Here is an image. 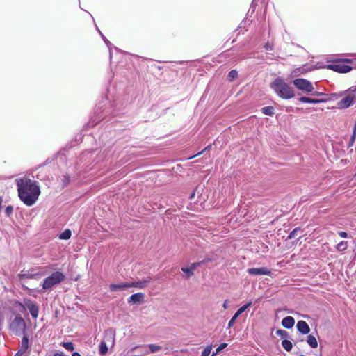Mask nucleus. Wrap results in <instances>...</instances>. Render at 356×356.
Wrapping results in <instances>:
<instances>
[{
    "mask_svg": "<svg viewBox=\"0 0 356 356\" xmlns=\"http://www.w3.org/2000/svg\"><path fill=\"white\" fill-rule=\"evenodd\" d=\"M181 270L185 273L187 278H190L191 276L194 275V271L193 270L191 266L181 267Z\"/></svg>",
    "mask_w": 356,
    "mask_h": 356,
    "instance_id": "473e14b6",
    "label": "nucleus"
},
{
    "mask_svg": "<svg viewBox=\"0 0 356 356\" xmlns=\"http://www.w3.org/2000/svg\"><path fill=\"white\" fill-rule=\"evenodd\" d=\"M16 185L20 200L28 207L33 206L41 193L38 183L30 179H19Z\"/></svg>",
    "mask_w": 356,
    "mask_h": 356,
    "instance_id": "f257e3e1",
    "label": "nucleus"
},
{
    "mask_svg": "<svg viewBox=\"0 0 356 356\" xmlns=\"http://www.w3.org/2000/svg\"><path fill=\"white\" fill-rule=\"evenodd\" d=\"M150 282V279H143L142 280L135 281V282H129V286L131 287H135L137 289H144L146 287L147 284Z\"/></svg>",
    "mask_w": 356,
    "mask_h": 356,
    "instance_id": "5701e85b",
    "label": "nucleus"
},
{
    "mask_svg": "<svg viewBox=\"0 0 356 356\" xmlns=\"http://www.w3.org/2000/svg\"><path fill=\"white\" fill-rule=\"evenodd\" d=\"M131 351L134 352L133 356H143L149 354L148 350L146 349H138L137 350L134 351L132 348Z\"/></svg>",
    "mask_w": 356,
    "mask_h": 356,
    "instance_id": "c9c22d12",
    "label": "nucleus"
},
{
    "mask_svg": "<svg viewBox=\"0 0 356 356\" xmlns=\"http://www.w3.org/2000/svg\"><path fill=\"white\" fill-rule=\"evenodd\" d=\"M338 234L340 237L343 238H347L348 237V234L344 231L339 232Z\"/></svg>",
    "mask_w": 356,
    "mask_h": 356,
    "instance_id": "49530a36",
    "label": "nucleus"
},
{
    "mask_svg": "<svg viewBox=\"0 0 356 356\" xmlns=\"http://www.w3.org/2000/svg\"><path fill=\"white\" fill-rule=\"evenodd\" d=\"M227 343H220L218 347L216 349L215 351L213 352L211 356H216L218 353H220L223 349L227 348Z\"/></svg>",
    "mask_w": 356,
    "mask_h": 356,
    "instance_id": "72a5a7b5",
    "label": "nucleus"
},
{
    "mask_svg": "<svg viewBox=\"0 0 356 356\" xmlns=\"http://www.w3.org/2000/svg\"><path fill=\"white\" fill-rule=\"evenodd\" d=\"M344 93H345V92H341L339 93H332L331 96H332V99H337L339 97L342 96Z\"/></svg>",
    "mask_w": 356,
    "mask_h": 356,
    "instance_id": "8fccbe9b",
    "label": "nucleus"
},
{
    "mask_svg": "<svg viewBox=\"0 0 356 356\" xmlns=\"http://www.w3.org/2000/svg\"><path fill=\"white\" fill-rule=\"evenodd\" d=\"M65 149H60L56 154L53 156L52 159L48 158L45 160L44 162H43L42 164L38 165L32 170V177H35L39 180H44L45 179L46 176L40 174V172H37L38 170H40L41 168L47 165V164L50 163L53 160L55 159L58 158L59 159L65 161L66 159V155L65 154Z\"/></svg>",
    "mask_w": 356,
    "mask_h": 356,
    "instance_id": "0eeeda50",
    "label": "nucleus"
},
{
    "mask_svg": "<svg viewBox=\"0 0 356 356\" xmlns=\"http://www.w3.org/2000/svg\"><path fill=\"white\" fill-rule=\"evenodd\" d=\"M212 350V345L207 346L201 353V356H209Z\"/></svg>",
    "mask_w": 356,
    "mask_h": 356,
    "instance_id": "58836bf2",
    "label": "nucleus"
},
{
    "mask_svg": "<svg viewBox=\"0 0 356 356\" xmlns=\"http://www.w3.org/2000/svg\"><path fill=\"white\" fill-rule=\"evenodd\" d=\"M145 294L141 292H138L132 294L128 299L127 303L129 305H139L144 302Z\"/></svg>",
    "mask_w": 356,
    "mask_h": 356,
    "instance_id": "dca6fc26",
    "label": "nucleus"
},
{
    "mask_svg": "<svg viewBox=\"0 0 356 356\" xmlns=\"http://www.w3.org/2000/svg\"><path fill=\"white\" fill-rule=\"evenodd\" d=\"M222 307L224 309H227V300H225L222 305Z\"/></svg>",
    "mask_w": 356,
    "mask_h": 356,
    "instance_id": "680f3d73",
    "label": "nucleus"
},
{
    "mask_svg": "<svg viewBox=\"0 0 356 356\" xmlns=\"http://www.w3.org/2000/svg\"><path fill=\"white\" fill-rule=\"evenodd\" d=\"M276 334L283 339H291V336L289 332L284 330L277 329L276 330Z\"/></svg>",
    "mask_w": 356,
    "mask_h": 356,
    "instance_id": "7c9ffc66",
    "label": "nucleus"
},
{
    "mask_svg": "<svg viewBox=\"0 0 356 356\" xmlns=\"http://www.w3.org/2000/svg\"><path fill=\"white\" fill-rule=\"evenodd\" d=\"M195 195V192L193 191L191 195H190V199H192Z\"/></svg>",
    "mask_w": 356,
    "mask_h": 356,
    "instance_id": "e2e57ef3",
    "label": "nucleus"
},
{
    "mask_svg": "<svg viewBox=\"0 0 356 356\" xmlns=\"http://www.w3.org/2000/svg\"><path fill=\"white\" fill-rule=\"evenodd\" d=\"M211 144H209L207 147H205V148L203 150H202L201 152H198L195 155L190 156L189 159H193V158H195L197 156L201 155L204 152L209 151L211 149Z\"/></svg>",
    "mask_w": 356,
    "mask_h": 356,
    "instance_id": "ea45409f",
    "label": "nucleus"
},
{
    "mask_svg": "<svg viewBox=\"0 0 356 356\" xmlns=\"http://www.w3.org/2000/svg\"><path fill=\"white\" fill-rule=\"evenodd\" d=\"M24 354L22 353L21 352H19V351H17L15 353V354L14 355V356H22Z\"/></svg>",
    "mask_w": 356,
    "mask_h": 356,
    "instance_id": "bf43d9fd",
    "label": "nucleus"
},
{
    "mask_svg": "<svg viewBox=\"0 0 356 356\" xmlns=\"http://www.w3.org/2000/svg\"><path fill=\"white\" fill-rule=\"evenodd\" d=\"M306 341L312 348H316L318 347V341L313 334H309L307 337Z\"/></svg>",
    "mask_w": 356,
    "mask_h": 356,
    "instance_id": "a878e982",
    "label": "nucleus"
},
{
    "mask_svg": "<svg viewBox=\"0 0 356 356\" xmlns=\"http://www.w3.org/2000/svg\"><path fill=\"white\" fill-rule=\"evenodd\" d=\"M13 212V207L8 205L5 209V214L7 217H9Z\"/></svg>",
    "mask_w": 356,
    "mask_h": 356,
    "instance_id": "a19ab883",
    "label": "nucleus"
},
{
    "mask_svg": "<svg viewBox=\"0 0 356 356\" xmlns=\"http://www.w3.org/2000/svg\"><path fill=\"white\" fill-rule=\"evenodd\" d=\"M345 93L348 92L349 93H353L356 95V86H351L348 90L344 91Z\"/></svg>",
    "mask_w": 356,
    "mask_h": 356,
    "instance_id": "de8ad7c7",
    "label": "nucleus"
},
{
    "mask_svg": "<svg viewBox=\"0 0 356 356\" xmlns=\"http://www.w3.org/2000/svg\"><path fill=\"white\" fill-rule=\"evenodd\" d=\"M264 47L267 51H272V50H273V45L272 44H270L269 42H267L264 44Z\"/></svg>",
    "mask_w": 356,
    "mask_h": 356,
    "instance_id": "a18cd8bd",
    "label": "nucleus"
},
{
    "mask_svg": "<svg viewBox=\"0 0 356 356\" xmlns=\"http://www.w3.org/2000/svg\"><path fill=\"white\" fill-rule=\"evenodd\" d=\"M29 348V336L26 333H24V334L22 337L20 345H19V349L17 350L19 352H21L22 353L24 354Z\"/></svg>",
    "mask_w": 356,
    "mask_h": 356,
    "instance_id": "412c9836",
    "label": "nucleus"
},
{
    "mask_svg": "<svg viewBox=\"0 0 356 356\" xmlns=\"http://www.w3.org/2000/svg\"><path fill=\"white\" fill-rule=\"evenodd\" d=\"M270 88L282 99H290L296 96L293 88L281 77H277L270 84Z\"/></svg>",
    "mask_w": 356,
    "mask_h": 356,
    "instance_id": "7ed1b4c3",
    "label": "nucleus"
},
{
    "mask_svg": "<svg viewBox=\"0 0 356 356\" xmlns=\"http://www.w3.org/2000/svg\"><path fill=\"white\" fill-rule=\"evenodd\" d=\"M95 27H96V29L97 30V31L99 32V33L100 34L101 31L99 29V28L97 27V25H95Z\"/></svg>",
    "mask_w": 356,
    "mask_h": 356,
    "instance_id": "0e129e2a",
    "label": "nucleus"
},
{
    "mask_svg": "<svg viewBox=\"0 0 356 356\" xmlns=\"http://www.w3.org/2000/svg\"><path fill=\"white\" fill-rule=\"evenodd\" d=\"M42 275V273L40 272H36L35 269L31 268L27 271L26 273H19L17 275V278L19 281L22 282L24 279H35L38 280Z\"/></svg>",
    "mask_w": 356,
    "mask_h": 356,
    "instance_id": "ddd939ff",
    "label": "nucleus"
},
{
    "mask_svg": "<svg viewBox=\"0 0 356 356\" xmlns=\"http://www.w3.org/2000/svg\"><path fill=\"white\" fill-rule=\"evenodd\" d=\"M237 76H238L237 70H232L229 72L227 78L229 81H233L237 78Z\"/></svg>",
    "mask_w": 356,
    "mask_h": 356,
    "instance_id": "f704fd0d",
    "label": "nucleus"
},
{
    "mask_svg": "<svg viewBox=\"0 0 356 356\" xmlns=\"http://www.w3.org/2000/svg\"><path fill=\"white\" fill-rule=\"evenodd\" d=\"M86 12L90 15V17L92 18V19L94 20V18H93V17H92V14H90V13L89 12H88V11H86Z\"/></svg>",
    "mask_w": 356,
    "mask_h": 356,
    "instance_id": "774afa93",
    "label": "nucleus"
},
{
    "mask_svg": "<svg viewBox=\"0 0 356 356\" xmlns=\"http://www.w3.org/2000/svg\"><path fill=\"white\" fill-rule=\"evenodd\" d=\"M62 346L68 351H73L74 349V345L72 341L63 342Z\"/></svg>",
    "mask_w": 356,
    "mask_h": 356,
    "instance_id": "e433bc0d",
    "label": "nucleus"
},
{
    "mask_svg": "<svg viewBox=\"0 0 356 356\" xmlns=\"http://www.w3.org/2000/svg\"><path fill=\"white\" fill-rule=\"evenodd\" d=\"M355 139H356V136H353V135H351L350 138L347 145L348 148L351 147L354 145Z\"/></svg>",
    "mask_w": 356,
    "mask_h": 356,
    "instance_id": "37998d69",
    "label": "nucleus"
},
{
    "mask_svg": "<svg viewBox=\"0 0 356 356\" xmlns=\"http://www.w3.org/2000/svg\"><path fill=\"white\" fill-rule=\"evenodd\" d=\"M211 261V259L208 258V259H205L202 261H197V263H198L199 266H201L202 264H204L205 263H207L208 261Z\"/></svg>",
    "mask_w": 356,
    "mask_h": 356,
    "instance_id": "603ef678",
    "label": "nucleus"
},
{
    "mask_svg": "<svg viewBox=\"0 0 356 356\" xmlns=\"http://www.w3.org/2000/svg\"><path fill=\"white\" fill-rule=\"evenodd\" d=\"M251 305L252 302L250 301L240 307L229 320L227 329L231 328L235 323L236 320L238 318V316L242 313H243Z\"/></svg>",
    "mask_w": 356,
    "mask_h": 356,
    "instance_id": "4468645a",
    "label": "nucleus"
},
{
    "mask_svg": "<svg viewBox=\"0 0 356 356\" xmlns=\"http://www.w3.org/2000/svg\"><path fill=\"white\" fill-rule=\"evenodd\" d=\"M147 348L149 350H148L149 353H156V352L161 350V346L156 345V344L141 345V346H138L134 347L133 350L136 351L138 349L147 350Z\"/></svg>",
    "mask_w": 356,
    "mask_h": 356,
    "instance_id": "a211bd4d",
    "label": "nucleus"
},
{
    "mask_svg": "<svg viewBox=\"0 0 356 356\" xmlns=\"http://www.w3.org/2000/svg\"><path fill=\"white\" fill-rule=\"evenodd\" d=\"M157 107L156 106H152L151 108L148 110L147 113L149 115H152V113H155V115L151 118V119H149L148 120H154L157 118H159L157 113L156 112Z\"/></svg>",
    "mask_w": 356,
    "mask_h": 356,
    "instance_id": "4c0bfd02",
    "label": "nucleus"
},
{
    "mask_svg": "<svg viewBox=\"0 0 356 356\" xmlns=\"http://www.w3.org/2000/svg\"><path fill=\"white\" fill-rule=\"evenodd\" d=\"M296 329L298 332L304 335L308 334L311 331L308 323L303 320H300L297 322Z\"/></svg>",
    "mask_w": 356,
    "mask_h": 356,
    "instance_id": "f3484780",
    "label": "nucleus"
},
{
    "mask_svg": "<svg viewBox=\"0 0 356 356\" xmlns=\"http://www.w3.org/2000/svg\"><path fill=\"white\" fill-rule=\"evenodd\" d=\"M352 135H353V136H356V120L353 127Z\"/></svg>",
    "mask_w": 356,
    "mask_h": 356,
    "instance_id": "6e6d98bb",
    "label": "nucleus"
},
{
    "mask_svg": "<svg viewBox=\"0 0 356 356\" xmlns=\"http://www.w3.org/2000/svg\"><path fill=\"white\" fill-rule=\"evenodd\" d=\"M53 356H67L63 352L60 353H55Z\"/></svg>",
    "mask_w": 356,
    "mask_h": 356,
    "instance_id": "5fc2aeb1",
    "label": "nucleus"
},
{
    "mask_svg": "<svg viewBox=\"0 0 356 356\" xmlns=\"http://www.w3.org/2000/svg\"><path fill=\"white\" fill-rule=\"evenodd\" d=\"M16 305L23 310L28 309L33 319L35 320L38 317L39 307L35 302L24 298L22 302L17 301Z\"/></svg>",
    "mask_w": 356,
    "mask_h": 356,
    "instance_id": "6e6552de",
    "label": "nucleus"
},
{
    "mask_svg": "<svg viewBox=\"0 0 356 356\" xmlns=\"http://www.w3.org/2000/svg\"><path fill=\"white\" fill-rule=\"evenodd\" d=\"M298 101L302 103L316 104H319V103L327 102L328 101V99H327V98L314 99V98H310L308 97L302 96L298 99Z\"/></svg>",
    "mask_w": 356,
    "mask_h": 356,
    "instance_id": "6ab92c4d",
    "label": "nucleus"
},
{
    "mask_svg": "<svg viewBox=\"0 0 356 356\" xmlns=\"http://www.w3.org/2000/svg\"><path fill=\"white\" fill-rule=\"evenodd\" d=\"M72 356H81V354L78 352H73Z\"/></svg>",
    "mask_w": 356,
    "mask_h": 356,
    "instance_id": "13d9d810",
    "label": "nucleus"
},
{
    "mask_svg": "<svg viewBox=\"0 0 356 356\" xmlns=\"http://www.w3.org/2000/svg\"><path fill=\"white\" fill-rule=\"evenodd\" d=\"M250 8H252V11L254 10L255 7L253 6V4H251Z\"/></svg>",
    "mask_w": 356,
    "mask_h": 356,
    "instance_id": "338daca9",
    "label": "nucleus"
},
{
    "mask_svg": "<svg viewBox=\"0 0 356 356\" xmlns=\"http://www.w3.org/2000/svg\"><path fill=\"white\" fill-rule=\"evenodd\" d=\"M100 35L103 40V41L104 42V43L106 44V45L107 46V47L108 48V50H109V58H110V60L112 59V55H113V52H112V50L113 49H115L117 51H119V49L116 47H115L104 35V34L100 32Z\"/></svg>",
    "mask_w": 356,
    "mask_h": 356,
    "instance_id": "b1692460",
    "label": "nucleus"
},
{
    "mask_svg": "<svg viewBox=\"0 0 356 356\" xmlns=\"http://www.w3.org/2000/svg\"><path fill=\"white\" fill-rule=\"evenodd\" d=\"M65 279V275L60 271H55L47 277L42 283V289L38 290L39 293L47 291L56 284H60Z\"/></svg>",
    "mask_w": 356,
    "mask_h": 356,
    "instance_id": "423d86ee",
    "label": "nucleus"
},
{
    "mask_svg": "<svg viewBox=\"0 0 356 356\" xmlns=\"http://www.w3.org/2000/svg\"><path fill=\"white\" fill-rule=\"evenodd\" d=\"M356 100V95L348 93L345 97L337 102V108L339 109H346L354 104Z\"/></svg>",
    "mask_w": 356,
    "mask_h": 356,
    "instance_id": "9b49d317",
    "label": "nucleus"
},
{
    "mask_svg": "<svg viewBox=\"0 0 356 356\" xmlns=\"http://www.w3.org/2000/svg\"><path fill=\"white\" fill-rule=\"evenodd\" d=\"M309 94L314 97H326L327 95L325 93L314 90V89L313 90V92H310Z\"/></svg>",
    "mask_w": 356,
    "mask_h": 356,
    "instance_id": "79ce46f5",
    "label": "nucleus"
},
{
    "mask_svg": "<svg viewBox=\"0 0 356 356\" xmlns=\"http://www.w3.org/2000/svg\"><path fill=\"white\" fill-rule=\"evenodd\" d=\"M281 324L286 329H291L295 325V319L291 316H287L282 318Z\"/></svg>",
    "mask_w": 356,
    "mask_h": 356,
    "instance_id": "4be33fe9",
    "label": "nucleus"
},
{
    "mask_svg": "<svg viewBox=\"0 0 356 356\" xmlns=\"http://www.w3.org/2000/svg\"><path fill=\"white\" fill-rule=\"evenodd\" d=\"M22 288L23 290L27 291L29 292V294L31 295V296H33L31 293V292L36 290L35 289H30V288H29L28 286H26V285H24L23 284H22Z\"/></svg>",
    "mask_w": 356,
    "mask_h": 356,
    "instance_id": "c03bdc74",
    "label": "nucleus"
},
{
    "mask_svg": "<svg viewBox=\"0 0 356 356\" xmlns=\"http://www.w3.org/2000/svg\"><path fill=\"white\" fill-rule=\"evenodd\" d=\"M247 272L250 275H270L271 271L266 267L250 268Z\"/></svg>",
    "mask_w": 356,
    "mask_h": 356,
    "instance_id": "2eb2a0df",
    "label": "nucleus"
},
{
    "mask_svg": "<svg viewBox=\"0 0 356 356\" xmlns=\"http://www.w3.org/2000/svg\"><path fill=\"white\" fill-rule=\"evenodd\" d=\"M95 152V150H88L83 152L80 155V156H81L84 153L90 152V156H89V157H88L86 159L82 160L81 168L85 174L94 169L97 165H98L100 162H102L106 157V154L104 151L100 152L96 155L95 158H94L92 161H90L92 156Z\"/></svg>",
    "mask_w": 356,
    "mask_h": 356,
    "instance_id": "20e7f679",
    "label": "nucleus"
},
{
    "mask_svg": "<svg viewBox=\"0 0 356 356\" xmlns=\"http://www.w3.org/2000/svg\"><path fill=\"white\" fill-rule=\"evenodd\" d=\"M72 231L70 229H65L58 234V238L61 240H68L71 238Z\"/></svg>",
    "mask_w": 356,
    "mask_h": 356,
    "instance_id": "cd10ccee",
    "label": "nucleus"
},
{
    "mask_svg": "<svg viewBox=\"0 0 356 356\" xmlns=\"http://www.w3.org/2000/svg\"><path fill=\"white\" fill-rule=\"evenodd\" d=\"M111 332V339L113 340V345L114 344V342H115V333L114 332H113L111 330H110Z\"/></svg>",
    "mask_w": 356,
    "mask_h": 356,
    "instance_id": "4d7b16f0",
    "label": "nucleus"
},
{
    "mask_svg": "<svg viewBox=\"0 0 356 356\" xmlns=\"http://www.w3.org/2000/svg\"><path fill=\"white\" fill-rule=\"evenodd\" d=\"M95 27H96V29L97 30V31L99 32V33L100 34L101 31L99 29V28L97 27V25H95Z\"/></svg>",
    "mask_w": 356,
    "mask_h": 356,
    "instance_id": "69168bd1",
    "label": "nucleus"
},
{
    "mask_svg": "<svg viewBox=\"0 0 356 356\" xmlns=\"http://www.w3.org/2000/svg\"><path fill=\"white\" fill-rule=\"evenodd\" d=\"M108 99L109 97L107 95L106 102H102L95 106L93 115L87 124L88 127H94L102 120H106V122L110 121L111 118L107 119L109 115H112L114 117L127 112L126 106L122 108L121 107L117 108L118 102H115V108H113V104L111 102H107Z\"/></svg>",
    "mask_w": 356,
    "mask_h": 356,
    "instance_id": "f03ea898",
    "label": "nucleus"
},
{
    "mask_svg": "<svg viewBox=\"0 0 356 356\" xmlns=\"http://www.w3.org/2000/svg\"><path fill=\"white\" fill-rule=\"evenodd\" d=\"M190 266L191 267V268L193 269V271H195V270L197 267H199L200 266H199V264H198V263H197V262H193V263H192V264L190 265Z\"/></svg>",
    "mask_w": 356,
    "mask_h": 356,
    "instance_id": "864d4df0",
    "label": "nucleus"
},
{
    "mask_svg": "<svg viewBox=\"0 0 356 356\" xmlns=\"http://www.w3.org/2000/svg\"><path fill=\"white\" fill-rule=\"evenodd\" d=\"M9 329L15 335L24 334L26 330V325L24 319L21 316H17L9 324Z\"/></svg>",
    "mask_w": 356,
    "mask_h": 356,
    "instance_id": "1a4fd4ad",
    "label": "nucleus"
},
{
    "mask_svg": "<svg viewBox=\"0 0 356 356\" xmlns=\"http://www.w3.org/2000/svg\"><path fill=\"white\" fill-rule=\"evenodd\" d=\"M293 86L303 92L309 94L314 89L312 83L304 78H297L293 81Z\"/></svg>",
    "mask_w": 356,
    "mask_h": 356,
    "instance_id": "9d476101",
    "label": "nucleus"
},
{
    "mask_svg": "<svg viewBox=\"0 0 356 356\" xmlns=\"http://www.w3.org/2000/svg\"><path fill=\"white\" fill-rule=\"evenodd\" d=\"M303 230L301 229V227H296L293 229L288 235L286 240H290L293 238H295L296 236L300 235L298 237V239L300 238L302 236Z\"/></svg>",
    "mask_w": 356,
    "mask_h": 356,
    "instance_id": "393cba45",
    "label": "nucleus"
},
{
    "mask_svg": "<svg viewBox=\"0 0 356 356\" xmlns=\"http://www.w3.org/2000/svg\"><path fill=\"white\" fill-rule=\"evenodd\" d=\"M348 248V242L342 241L336 245V249L339 252H344Z\"/></svg>",
    "mask_w": 356,
    "mask_h": 356,
    "instance_id": "2f4dec72",
    "label": "nucleus"
},
{
    "mask_svg": "<svg viewBox=\"0 0 356 356\" xmlns=\"http://www.w3.org/2000/svg\"><path fill=\"white\" fill-rule=\"evenodd\" d=\"M327 69L339 73H347L353 70V67L344 63L328 64Z\"/></svg>",
    "mask_w": 356,
    "mask_h": 356,
    "instance_id": "f8f14e48",
    "label": "nucleus"
},
{
    "mask_svg": "<svg viewBox=\"0 0 356 356\" xmlns=\"http://www.w3.org/2000/svg\"><path fill=\"white\" fill-rule=\"evenodd\" d=\"M128 288H130L129 282L113 283L109 285V290L111 292L122 291Z\"/></svg>",
    "mask_w": 356,
    "mask_h": 356,
    "instance_id": "aec40b11",
    "label": "nucleus"
},
{
    "mask_svg": "<svg viewBox=\"0 0 356 356\" xmlns=\"http://www.w3.org/2000/svg\"><path fill=\"white\" fill-rule=\"evenodd\" d=\"M90 152L84 153L81 156H79L76 164L74 166V173L70 175L68 173H66L63 175V177L61 179V184H62V188H64L67 187L70 182L71 179H77L83 176L85 173L83 172L82 168H81V164H82V160L86 159L88 157H89Z\"/></svg>",
    "mask_w": 356,
    "mask_h": 356,
    "instance_id": "39448f33",
    "label": "nucleus"
},
{
    "mask_svg": "<svg viewBox=\"0 0 356 356\" xmlns=\"http://www.w3.org/2000/svg\"><path fill=\"white\" fill-rule=\"evenodd\" d=\"M261 111L263 114L268 116H273L275 114V109L272 106H264Z\"/></svg>",
    "mask_w": 356,
    "mask_h": 356,
    "instance_id": "c85d7f7f",
    "label": "nucleus"
},
{
    "mask_svg": "<svg viewBox=\"0 0 356 356\" xmlns=\"http://www.w3.org/2000/svg\"><path fill=\"white\" fill-rule=\"evenodd\" d=\"M343 63H352V60H351L350 59H349V58H346V59H344V60H343Z\"/></svg>",
    "mask_w": 356,
    "mask_h": 356,
    "instance_id": "052dcab7",
    "label": "nucleus"
},
{
    "mask_svg": "<svg viewBox=\"0 0 356 356\" xmlns=\"http://www.w3.org/2000/svg\"><path fill=\"white\" fill-rule=\"evenodd\" d=\"M245 24H246V20H245V19H243V20L240 23V24L238 25V28H237V29H236V30H239V29H242V28H244V27H245Z\"/></svg>",
    "mask_w": 356,
    "mask_h": 356,
    "instance_id": "3c124183",
    "label": "nucleus"
},
{
    "mask_svg": "<svg viewBox=\"0 0 356 356\" xmlns=\"http://www.w3.org/2000/svg\"><path fill=\"white\" fill-rule=\"evenodd\" d=\"M108 351V346L104 341H102L99 346V353L102 356H104Z\"/></svg>",
    "mask_w": 356,
    "mask_h": 356,
    "instance_id": "bb28decb",
    "label": "nucleus"
},
{
    "mask_svg": "<svg viewBox=\"0 0 356 356\" xmlns=\"http://www.w3.org/2000/svg\"><path fill=\"white\" fill-rule=\"evenodd\" d=\"M316 69V67L314 65H311L310 67H307V65L303 66V71L308 72L312 71Z\"/></svg>",
    "mask_w": 356,
    "mask_h": 356,
    "instance_id": "09e8293b",
    "label": "nucleus"
},
{
    "mask_svg": "<svg viewBox=\"0 0 356 356\" xmlns=\"http://www.w3.org/2000/svg\"><path fill=\"white\" fill-rule=\"evenodd\" d=\"M282 346L283 348L287 352H290L293 348V343L289 339H283L282 341Z\"/></svg>",
    "mask_w": 356,
    "mask_h": 356,
    "instance_id": "c756f323",
    "label": "nucleus"
}]
</instances>
